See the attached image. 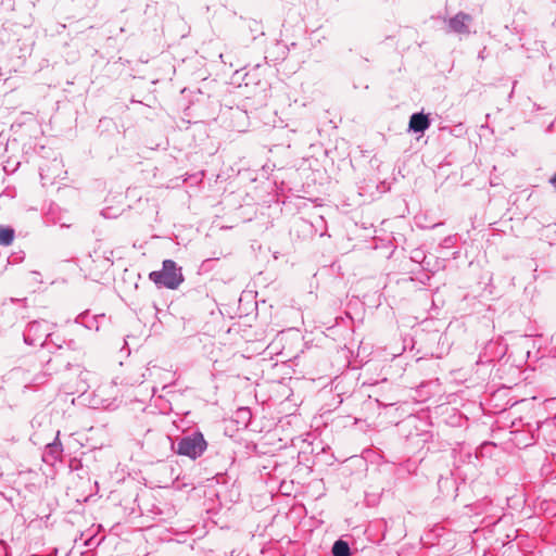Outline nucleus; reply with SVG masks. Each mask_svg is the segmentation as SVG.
<instances>
[{
  "instance_id": "obj_1",
  "label": "nucleus",
  "mask_w": 556,
  "mask_h": 556,
  "mask_svg": "<svg viewBox=\"0 0 556 556\" xmlns=\"http://www.w3.org/2000/svg\"><path fill=\"white\" fill-rule=\"evenodd\" d=\"M149 278L157 286L167 289H176L182 282L184 277L172 260L163 262V269L150 273Z\"/></svg>"
},
{
  "instance_id": "obj_2",
  "label": "nucleus",
  "mask_w": 556,
  "mask_h": 556,
  "mask_svg": "<svg viewBox=\"0 0 556 556\" xmlns=\"http://www.w3.org/2000/svg\"><path fill=\"white\" fill-rule=\"evenodd\" d=\"M206 441L204 440L202 433L197 432L180 440L178 443L177 453L179 455H185L194 459L202 455L206 448Z\"/></svg>"
},
{
  "instance_id": "obj_3",
  "label": "nucleus",
  "mask_w": 556,
  "mask_h": 556,
  "mask_svg": "<svg viewBox=\"0 0 556 556\" xmlns=\"http://www.w3.org/2000/svg\"><path fill=\"white\" fill-rule=\"evenodd\" d=\"M430 125V121L427 115L422 113H416L410 116L409 128L415 132L425 131Z\"/></svg>"
},
{
  "instance_id": "obj_4",
  "label": "nucleus",
  "mask_w": 556,
  "mask_h": 556,
  "mask_svg": "<svg viewBox=\"0 0 556 556\" xmlns=\"http://www.w3.org/2000/svg\"><path fill=\"white\" fill-rule=\"evenodd\" d=\"M471 21V17L465 13H458L456 16L450 20V27L456 33H466L467 24Z\"/></svg>"
},
{
  "instance_id": "obj_5",
  "label": "nucleus",
  "mask_w": 556,
  "mask_h": 556,
  "mask_svg": "<svg viewBox=\"0 0 556 556\" xmlns=\"http://www.w3.org/2000/svg\"><path fill=\"white\" fill-rule=\"evenodd\" d=\"M332 555L333 556H350V547L349 544L343 540H338L334 542L332 546Z\"/></svg>"
},
{
  "instance_id": "obj_6",
  "label": "nucleus",
  "mask_w": 556,
  "mask_h": 556,
  "mask_svg": "<svg viewBox=\"0 0 556 556\" xmlns=\"http://www.w3.org/2000/svg\"><path fill=\"white\" fill-rule=\"evenodd\" d=\"M14 239V230L9 227L0 228V245H10Z\"/></svg>"
},
{
  "instance_id": "obj_7",
  "label": "nucleus",
  "mask_w": 556,
  "mask_h": 556,
  "mask_svg": "<svg viewBox=\"0 0 556 556\" xmlns=\"http://www.w3.org/2000/svg\"><path fill=\"white\" fill-rule=\"evenodd\" d=\"M549 182L556 189V174L553 177H551Z\"/></svg>"
}]
</instances>
